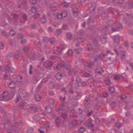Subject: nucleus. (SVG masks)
I'll return each instance as SVG.
<instances>
[{
  "label": "nucleus",
  "mask_w": 133,
  "mask_h": 133,
  "mask_svg": "<svg viewBox=\"0 0 133 133\" xmlns=\"http://www.w3.org/2000/svg\"><path fill=\"white\" fill-rule=\"evenodd\" d=\"M55 38H52L50 39H49V41L50 43L52 44H53L55 42Z\"/></svg>",
  "instance_id": "41"
},
{
  "label": "nucleus",
  "mask_w": 133,
  "mask_h": 133,
  "mask_svg": "<svg viewBox=\"0 0 133 133\" xmlns=\"http://www.w3.org/2000/svg\"><path fill=\"white\" fill-rule=\"evenodd\" d=\"M62 116L64 119H66L67 118L68 115L67 113L64 112L62 114Z\"/></svg>",
  "instance_id": "37"
},
{
  "label": "nucleus",
  "mask_w": 133,
  "mask_h": 133,
  "mask_svg": "<svg viewBox=\"0 0 133 133\" xmlns=\"http://www.w3.org/2000/svg\"><path fill=\"white\" fill-rule=\"evenodd\" d=\"M100 57V59H103L105 55L103 53H101L99 55H98Z\"/></svg>",
  "instance_id": "63"
},
{
  "label": "nucleus",
  "mask_w": 133,
  "mask_h": 133,
  "mask_svg": "<svg viewBox=\"0 0 133 133\" xmlns=\"http://www.w3.org/2000/svg\"><path fill=\"white\" fill-rule=\"evenodd\" d=\"M84 111L85 112L87 113L89 116H90L92 114V111H91L90 112H89V110H85Z\"/></svg>",
  "instance_id": "53"
},
{
  "label": "nucleus",
  "mask_w": 133,
  "mask_h": 133,
  "mask_svg": "<svg viewBox=\"0 0 133 133\" xmlns=\"http://www.w3.org/2000/svg\"><path fill=\"white\" fill-rule=\"evenodd\" d=\"M18 124L17 123H15V124L14 126H13L12 125L11 126V128H9L8 129L10 130H13L14 129V128H17L18 127Z\"/></svg>",
  "instance_id": "20"
},
{
  "label": "nucleus",
  "mask_w": 133,
  "mask_h": 133,
  "mask_svg": "<svg viewBox=\"0 0 133 133\" xmlns=\"http://www.w3.org/2000/svg\"><path fill=\"white\" fill-rule=\"evenodd\" d=\"M55 77L57 80H59L62 78V75L61 73H58L56 74Z\"/></svg>",
  "instance_id": "12"
},
{
  "label": "nucleus",
  "mask_w": 133,
  "mask_h": 133,
  "mask_svg": "<svg viewBox=\"0 0 133 133\" xmlns=\"http://www.w3.org/2000/svg\"><path fill=\"white\" fill-rule=\"evenodd\" d=\"M19 96H17V102L19 100L20 98L22 97L24 98L25 97H27L28 96V94L25 92V91L22 89H20L18 92Z\"/></svg>",
  "instance_id": "2"
},
{
  "label": "nucleus",
  "mask_w": 133,
  "mask_h": 133,
  "mask_svg": "<svg viewBox=\"0 0 133 133\" xmlns=\"http://www.w3.org/2000/svg\"><path fill=\"white\" fill-rule=\"evenodd\" d=\"M33 82L35 83H37L40 79L38 77L34 76L33 78Z\"/></svg>",
  "instance_id": "19"
},
{
  "label": "nucleus",
  "mask_w": 133,
  "mask_h": 133,
  "mask_svg": "<svg viewBox=\"0 0 133 133\" xmlns=\"http://www.w3.org/2000/svg\"><path fill=\"white\" fill-rule=\"evenodd\" d=\"M10 82L9 84H8V86L11 88H14L15 86V83L11 80H10Z\"/></svg>",
  "instance_id": "13"
},
{
  "label": "nucleus",
  "mask_w": 133,
  "mask_h": 133,
  "mask_svg": "<svg viewBox=\"0 0 133 133\" xmlns=\"http://www.w3.org/2000/svg\"><path fill=\"white\" fill-rule=\"evenodd\" d=\"M113 39L115 42L117 41H119L120 38V36L118 35L114 36L112 37Z\"/></svg>",
  "instance_id": "15"
},
{
  "label": "nucleus",
  "mask_w": 133,
  "mask_h": 133,
  "mask_svg": "<svg viewBox=\"0 0 133 133\" xmlns=\"http://www.w3.org/2000/svg\"><path fill=\"white\" fill-rule=\"evenodd\" d=\"M69 22L70 24H74L75 23L74 19L72 18H70Z\"/></svg>",
  "instance_id": "40"
},
{
  "label": "nucleus",
  "mask_w": 133,
  "mask_h": 133,
  "mask_svg": "<svg viewBox=\"0 0 133 133\" xmlns=\"http://www.w3.org/2000/svg\"><path fill=\"white\" fill-rule=\"evenodd\" d=\"M126 56L125 52L124 51H122L120 56L121 60L123 61H124L125 59Z\"/></svg>",
  "instance_id": "9"
},
{
  "label": "nucleus",
  "mask_w": 133,
  "mask_h": 133,
  "mask_svg": "<svg viewBox=\"0 0 133 133\" xmlns=\"http://www.w3.org/2000/svg\"><path fill=\"white\" fill-rule=\"evenodd\" d=\"M114 77L116 80H119L120 78V77L118 75H115Z\"/></svg>",
  "instance_id": "64"
},
{
  "label": "nucleus",
  "mask_w": 133,
  "mask_h": 133,
  "mask_svg": "<svg viewBox=\"0 0 133 133\" xmlns=\"http://www.w3.org/2000/svg\"><path fill=\"white\" fill-rule=\"evenodd\" d=\"M49 95L51 96H54L55 95V93L53 91L51 90L49 91Z\"/></svg>",
  "instance_id": "61"
},
{
  "label": "nucleus",
  "mask_w": 133,
  "mask_h": 133,
  "mask_svg": "<svg viewBox=\"0 0 133 133\" xmlns=\"http://www.w3.org/2000/svg\"><path fill=\"white\" fill-rule=\"evenodd\" d=\"M122 28V25L119 23L117 24L115 28L112 27L111 28V30L112 32H115L118 31L120 29Z\"/></svg>",
  "instance_id": "5"
},
{
  "label": "nucleus",
  "mask_w": 133,
  "mask_h": 133,
  "mask_svg": "<svg viewBox=\"0 0 133 133\" xmlns=\"http://www.w3.org/2000/svg\"><path fill=\"white\" fill-rule=\"evenodd\" d=\"M92 121L91 120L89 119L85 122V124L87 125L88 126L89 128H92L94 126V124L92 123Z\"/></svg>",
  "instance_id": "7"
},
{
  "label": "nucleus",
  "mask_w": 133,
  "mask_h": 133,
  "mask_svg": "<svg viewBox=\"0 0 133 133\" xmlns=\"http://www.w3.org/2000/svg\"><path fill=\"white\" fill-rule=\"evenodd\" d=\"M31 11L34 13H36L37 11V7H32L31 8Z\"/></svg>",
  "instance_id": "31"
},
{
  "label": "nucleus",
  "mask_w": 133,
  "mask_h": 133,
  "mask_svg": "<svg viewBox=\"0 0 133 133\" xmlns=\"http://www.w3.org/2000/svg\"><path fill=\"white\" fill-rule=\"evenodd\" d=\"M101 15L102 17L104 18L107 17V14L104 11H103L101 13Z\"/></svg>",
  "instance_id": "35"
},
{
  "label": "nucleus",
  "mask_w": 133,
  "mask_h": 133,
  "mask_svg": "<svg viewBox=\"0 0 133 133\" xmlns=\"http://www.w3.org/2000/svg\"><path fill=\"white\" fill-rule=\"evenodd\" d=\"M43 83H40L38 85L37 87L36 92H38L40 90V89L41 87H42L43 86Z\"/></svg>",
  "instance_id": "16"
},
{
  "label": "nucleus",
  "mask_w": 133,
  "mask_h": 133,
  "mask_svg": "<svg viewBox=\"0 0 133 133\" xmlns=\"http://www.w3.org/2000/svg\"><path fill=\"white\" fill-rule=\"evenodd\" d=\"M66 36L68 39L70 40L72 38V34L70 33H67Z\"/></svg>",
  "instance_id": "36"
},
{
  "label": "nucleus",
  "mask_w": 133,
  "mask_h": 133,
  "mask_svg": "<svg viewBox=\"0 0 133 133\" xmlns=\"http://www.w3.org/2000/svg\"><path fill=\"white\" fill-rule=\"evenodd\" d=\"M15 79L18 82H21L22 80V77L21 76H18Z\"/></svg>",
  "instance_id": "17"
},
{
  "label": "nucleus",
  "mask_w": 133,
  "mask_h": 133,
  "mask_svg": "<svg viewBox=\"0 0 133 133\" xmlns=\"http://www.w3.org/2000/svg\"><path fill=\"white\" fill-rule=\"evenodd\" d=\"M82 50V49L81 48L75 49V52L77 54H79Z\"/></svg>",
  "instance_id": "44"
},
{
  "label": "nucleus",
  "mask_w": 133,
  "mask_h": 133,
  "mask_svg": "<svg viewBox=\"0 0 133 133\" xmlns=\"http://www.w3.org/2000/svg\"><path fill=\"white\" fill-rule=\"evenodd\" d=\"M47 65L49 68H51L52 67V63L51 61L47 63Z\"/></svg>",
  "instance_id": "56"
},
{
  "label": "nucleus",
  "mask_w": 133,
  "mask_h": 133,
  "mask_svg": "<svg viewBox=\"0 0 133 133\" xmlns=\"http://www.w3.org/2000/svg\"><path fill=\"white\" fill-rule=\"evenodd\" d=\"M107 37L106 35H101L100 36V39L102 43H104L107 42Z\"/></svg>",
  "instance_id": "6"
},
{
  "label": "nucleus",
  "mask_w": 133,
  "mask_h": 133,
  "mask_svg": "<svg viewBox=\"0 0 133 133\" xmlns=\"http://www.w3.org/2000/svg\"><path fill=\"white\" fill-rule=\"evenodd\" d=\"M5 127L4 123H0V129H3Z\"/></svg>",
  "instance_id": "49"
},
{
  "label": "nucleus",
  "mask_w": 133,
  "mask_h": 133,
  "mask_svg": "<svg viewBox=\"0 0 133 133\" xmlns=\"http://www.w3.org/2000/svg\"><path fill=\"white\" fill-rule=\"evenodd\" d=\"M84 40V38L81 37H79L78 38L77 40V41H78V42L79 43L83 42Z\"/></svg>",
  "instance_id": "43"
},
{
  "label": "nucleus",
  "mask_w": 133,
  "mask_h": 133,
  "mask_svg": "<svg viewBox=\"0 0 133 133\" xmlns=\"http://www.w3.org/2000/svg\"><path fill=\"white\" fill-rule=\"evenodd\" d=\"M5 69L6 71L12 73H14L16 72L14 68H11L8 65H6L5 66Z\"/></svg>",
  "instance_id": "4"
},
{
  "label": "nucleus",
  "mask_w": 133,
  "mask_h": 133,
  "mask_svg": "<svg viewBox=\"0 0 133 133\" xmlns=\"http://www.w3.org/2000/svg\"><path fill=\"white\" fill-rule=\"evenodd\" d=\"M67 16V12L65 11H63L60 14H58L57 15V18L59 19L65 18Z\"/></svg>",
  "instance_id": "3"
},
{
  "label": "nucleus",
  "mask_w": 133,
  "mask_h": 133,
  "mask_svg": "<svg viewBox=\"0 0 133 133\" xmlns=\"http://www.w3.org/2000/svg\"><path fill=\"white\" fill-rule=\"evenodd\" d=\"M62 33L61 30L60 29H57L56 30L55 34L57 35H60Z\"/></svg>",
  "instance_id": "22"
},
{
  "label": "nucleus",
  "mask_w": 133,
  "mask_h": 133,
  "mask_svg": "<svg viewBox=\"0 0 133 133\" xmlns=\"http://www.w3.org/2000/svg\"><path fill=\"white\" fill-rule=\"evenodd\" d=\"M56 124L58 127L59 126L60 123L61 121V119L59 117H57L55 119Z\"/></svg>",
  "instance_id": "10"
},
{
  "label": "nucleus",
  "mask_w": 133,
  "mask_h": 133,
  "mask_svg": "<svg viewBox=\"0 0 133 133\" xmlns=\"http://www.w3.org/2000/svg\"><path fill=\"white\" fill-rule=\"evenodd\" d=\"M9 94L8 91L6 90L4 91L2 94V95L0 96V100L5 101H8L11 99L13 96L10 98L8 97V96Z\"/></svg>",
  "instance_id": "1"
},
{
  "label": "nucleus",
  "mask_w": 133,
  "mask_h": 133,
  "mask_svg": "<svg viewBox=\"0 0 133 133\" xmlns=\"http://www.w3.org/2000/svg\"><path fill=\"white\" fill-rule=\"evenodd\" d=\"M67 53L69 55H71L72 53V50L69 49L67 52Z\"/></svg>",
  "instance_id": "62"
},
{
  "label": "nucleus",
  "mask_w": 133,
  "mask_h": 133,
  "mask_svg": "<svg viewBox=\"0 0 133 133\" xmlns=\"http://www.w3.org/2000/svg\"><path fill=\"white\" fill-rule=\"evenodd\" d=\"M26 42V40L25 39L23 38L21 39V43L22 44H24Z\"/></svg>",
  "instance_id": "57"
},
{
  "label": "nucleus",
  "mask_w": 133,
  "mask_h": 133,
  "mask_svg": "<svg viewBox=\"0 0 133 133\" xmlns=\"http://www.w3.org/2000/svg\"><path fill=\"white\" fill-rule=\"evenodd\" d=\"M110 91L111 92H113L115 91V89L113 87H111L109 88Z\"/></svg>",
  "instance_id": "54"
},
{
  "label": "nucleus",
  "mask_w": 133,
  "mask_h": 133,
  "mask_svg": "<svg viewBox=\"0 0 133 133\" xmlns=\"http://www.w3.org/2000/svg\"><path fill=\"white\" fill-rule=\"evenodd\" d=\"M35 99L37 101H39L41 99V97L38 95H36L35 97Z\"/></svg>",
  "instance_id": "32"
},
{
  "label": "nucleus",
  "mask_w": 133,
  "mask_h": 133,
  "mask_svg": "<svg viewBox=\"0 0 133 133\" xmlns=\"http://www.w3.org/2000/svg\"><path fill=\"white\" fill-rule=\"evenodd\" d=\"M68 27V25L67 24H64L62 26V28L64 30H65L67 29Z\"/></svg>",
  "instance_id": "47"
},
{
  "label": "nucleus",
  "mask_w": 133,
  "mask_h": 133,
  "mask_svg": "<svg viewBox=\"0 0 133 133\" xmlns=\"http://www.w3.org/2000/svg\"><path fill=\"white\" fill-rule=\"evenodd\" d=\"M124 17L123 18V20L124 21H126L128 19L130 18V15L128 14H127L125 13L124 14Z\"/></svg>",
  "instance_id": "25"
},
{
  "label": "nucleus",
  "mask_w": 133,
  "mask_h": 133,
  "mask_svg": "<svg viewBox=\"0 0 133 133\" xmlns=\"http://www.w3.org/2000/svg\"><path fill=\"white\" fill-rule=\"evenodd\" d=\"M97 72L99 74H101L104 72L103 69L102 68H98L96 70Z\"/></svg>",
  "instance_id": "14"
},
{
  "label": "nucleus",
  "mask_w": 133,
  "mask_h": 133,
  "mask_svg": "<svg viewBox=\"0 0 133 133\" xmlns=\"http://www.w3.org/2000/svg\"><path fill=\"white\" fill-rule=\"evenodd\" d=\"M72 124L74 126H76L78 125L77 121L76 120H73L72 121Z\"/></svg>",
  "instance_id": "45"
},
{
  "label": "nucleus",
  "mask_w": 133,
  "mask_h": 133,
  "mask_svg": "<svg viewBox=\"0 0 133 133\" xmlns=\"http://www.w3.org/2000/svg\"><path fill=\"white\" fill-rule=\"evenodd\" d=\"M48 31L50 33H51L53 32V29L51 27H49L48 29Z\"/></svg>",
  "instance_id": "59"
},
{
  "label": "nucleus",
  "mask_w": 133,
  "mask_h": 133,
  "mask_svg": "<svg viewBox=\"0 0 133 133\" xmlns=\"http://www.w3.org/2000/svg\"><path fill=\"white\" fill-rule=\"evenodd\" d=\"M86 48L87 50L89 51L91 50L93 48L92 45L90 44H87Z\"/></svg>",
  "instance_id": "23"
},
{
  "label": "nucleus",
  "mask_w": 133,
  "mask_h": 133,
  "mask_svg": "<svg viewBox=\"0 0 133 133\" xmlns=\"http://www.w3.org/2000/svg\"><path fill=\"white\" fill-rule=\"evenodd\" d=\"M116 126L118 128H120L122 126V124L121 123L119 122H117L115 124Z\"/></svg>",
  "instance_id": "52"
},
{
  "label": "nucleus",
  "mask_w": 133,
  "mask_h": 133,
  "mask_svg": "<svg viewBox=\"0 0 133 133\" xmlns=\"http://www.w3.org/2000/svg\"><path fill=\"white\" fill-rule=\"evenodd\" d=\"M33 119L36 121L39 120L40 119V117L38 116L35 115L33 117Z\"/></svg>",
  "instance_id": "38"
},
{
  "label": "nucleus",
  "mask_w": 133,
  "mask_h": 133,
  "mask_svg": "<svg viewBox=\"0 0 133 133\" xmlns=\"http://www.w3.org/2000/svg\"><path fill=\"white\" fill-rule=\"evenodd\" d=\"M23 19L25 21H27L28 20V18L27 15L25 14H24L23 15Z\"/></svg>",
  "instance_id": "55"
},
{
  "label": "nucleus",
  "mask_w": 133,
  "mask_h": 133,
  "mask_svg": "<svg viewBox=\"0 0 133 133\" xmlns=\"http://www.w3.org/2000/svg\"><path fill=\"white\" fill-rule=\"evenodd\" d=\"M33 69V67L32 65H30V68L29 69V73L30 74H32V70Z\"/></svg>",
  "instance_id": "58"
},
{
  "label": "nucleus",
  "mask_w": 133,
  "mask_h": 133,
  "mask_svg": "<svg viewBox=\"0 0 133 133\" xmlns=\"http://www.w3.org/2000/svg\"><path fill=\"white\" fill-rule=\"evenodd\" d=\"M48 103L50 104H54L55 102V100L53 99L49 98L47 100Z\"/></svg>",
  "instance_id": "11"
},
{
  "label": "nucleus",
  "mask_w": 133,
  "mask_h": 133,
  "mask_svg": "<svg viewBox=\"0 0 133 133\" xmlns=\"http://www.w3.org/2000/svg\"><path fill=\"white\" fill-rule=\"evenodd\" d=\"M60 64L61 65V66L62 67L67 69L66 67V65L64 62V61H62Z\"/></svg>",
  "instance_id": "34"
},
{
  "label": "nucleus",
  "mask_w": 133,
  "mask_h": 133,
  "mask_svg": "<svg viewBox=\"0 0 133 133\" xmlns=\"http://www.w3.org/2000/svg\"><path fill=\"white\" fill-rule=\"evenodd\" d=\"M51 10L53 11H55L57 9V7L55 5H52L51 6Z\"/></svg>",
  "instance_id": "46"
},
{
  "label": "nucleus",
  "mask_w": 133,
  "mask_h": 133,
  "mask_svg": "<svg viewBox=\"0 0 133 133\" xmlns=\"http://www.w3.org/2000/svg\"><path fill=\"white\" fill-rule=\"evenodd\" d=\"M94 21L92 16L90 17L88 19V24H90L91 23H94Z\"/></svg>",
  "instance_id": "26"
},
{
  "label": "nucleus",
  "mask_w": 133,
  "mask_h": 133,
  "mask_svg": "<svg viewBox=\"0 0 133 133\" xmlns=\"http://www.w3.org/2000/svg\"><path fill=\"white\" fill-rule=\"evenodd\" d=\"M40 21L43 24L45 23L46 22V19L45 15L40 18Z\"/></svg>",
  "instance_id": "21"
},
{
  "label": "nucleus",
  "mask_w": 133,
  "mask_h": 133,
  "mask_svg": "<svg viewBox=\"0 0 133 133\" xmlns=\"http://www.w3.org/2000/svg\"><path fill=\"white\" fill-rule=\"evenodd\" d=\"M14 18L15 20H16L18 18L19 15L16 14H14L12 15Z\"/></svg>",
  "instance_id": "42"
},
{
  "label": "nucleus",
  "mask_w": 133,
  "mask_h": 133,
  "mask_svg": "<svg viewBox=\"0 0 133 133\" xmlns=\"http://www.w3.org/2000/svg\"><path fill=\"white\" fill-rule=\"evenodd\" d=\"M3 78L4 80H6H6H8V79L9 81L11 80V79L8 76V75L6 73H5L3 76Z\"/></svg>",
  "instance_id": "18"
},
{
  "label": "nucleus",
  "mask_w": 133,
  "mask_h": 133,
  "mask_svg": "<svg viewBox=\"0 0 133 133\" xmlns=\"http://www.w3.org/2000/svg\"><path fill=\"white\" fill-rule=\"evenodd\" d=\"M85 130V129L84 127H81L79 130L80 132L83 133Z\"/></svg>",
  "instance_id": "48"
},
{
  "label": "nucleus",
  "mask_w": 133,
  "mask_h": 133,
  "mask_svg": "<svg viewBox=\"0 0 133 133\" xmlns=\"http://www.w3.org/2000/svg\"><path fill=\"white\" fill-rule=\"evenodd\" d=\"M31 111L33 112H35L37 110V108L35 106H32L30 107Z\"/></svg>",
  "instance_id": "27"
},
{
  "label": "nucleus",
  "mask_w": 133,
  "mask_h": 133,
  "mask_svg": "<svg viewBox=\"0 0 133 133\" xmlns=\"http://www.w3.org/2000/svg\"><path fill=\"white\" fill-rule=\"evenodd\" d=\"M45 110L48 113H50L52 111V109L49 107H46L45 108Z\"/></svg>",
  "instance_id": "30"
},
{
  "label": "nucleus",
  "mask_w": 133,
  "mask_h": 133,
  "mask_svg": "<svg viewBox=\"0 0 133 133\" xmlns=\"http://www.w3.org/2000/svg\"><path fill=\"white\" fill-rule=\"evenodd\" d=\"M81 79L80 77L77 76L76 78V81L78 83H79L81 82Z\"/></svg>",
  "instance_id": "51"
},
{
  "label": "nucleus",
  "mask_w": 133,
  "mask_h": 133,
  "mask_svg": "<svg viewBox=\"0 0 133 133\" xmlns=\"http://www.w3.org/2000/svg\"><path fill=\"white\" fill-rule=\"evenodd\" d=\"M105 83L107 85H109L111 84V82L109 79H107L105 81Z\"/></svg>",
  "instance_id": "60"
},
{
  "label": "nucleus",
  "mask_w": 133,
  "mask_h": 133,
  "mask_svg": "<svg viewBox=\"0 0 133 133\" xmlns=\"http://www.w3.org/2000/svg\"><path fill=\"white\" fill-rule=\"evenodd\" d=\"M99 16L98 15V13L97 12H95L94 13L93 15L92 18H98L99 17Z\"/></svg>",
  "instance_id": "33"
},
{
  "label": "nucleus",
  "mask_w": 133,
  "mask_h": 133,
  "mask_svg": "<svg viewBox=\"0 0 133 133\" xmlns=\"http://www.w3.org/2000/svg\"><path fill=\"white\" fill-rule=\"evenodd\" d=\"M19 38H20L21 39L23 38L24 37L23 35L21 33H19L17 34Z\"/></svg>",
  "instance_id": "50"
},
{
  "label": "nucleus",
  "mask_w": 133,
  "mask_h": 133,
  "mask_svg": "<svg viewBox=\"0 0 133 133\" xmlns=\"http://www.w3.org/2000/svg\"><path fill=\"white\" fill-rule=\"evenodd\" d=\"M27 133H33V129L31 128H28L27 130Z\"/></svg>",
  "instance_id": "29"
},
{
  "label": "nucleus",
  "mask_w": 133,
  "mask_h": 133,
  "mask_svg": "<svg viewBox=\"0 0 133 133\" xmlns=\"http://www.w3.org/2000/svg\"><path fill=\"white\" fill-rule=\"evenodd\" d=\"M89 9L90 12H93L95 10V8L93 4L91 3L89 5Z\"/></svg>",
  "instance_id": "8"
},
{
  "label": "nucleus",
  "mask_w": 133,
  "mask_h": 133,
  "mask_svg": "<svg viewBox=\"0 0 133 133\" xmlns=\"http://www.w3.org/2000/svg\"><path fill=\"white\" fill-rule=\"evenodd\" d=\"M49 39L48 37L45 36L43 37V40L45 42H48L49 41Z\"/></svg>",
  "instance_id": "28"
},
{
  "label": "nucleus",
  "mask_w": 133,
  "mask_h": 133,
  "mask_svg": "<svg viewBox=\"0 0 133 133\" xmlns=\"http://www.w3.org/2000/svg\"><path fill=\"white\" fill-rule=\"evenodd\" d=\"M16 33L15 31L13 30H11L9 32V33L10 35L13 36H14Z\"/></svg>",
  "instance_id": "39"
},
{
  "label": "nucleus",
  "mask_w": 133,
  "mask_h": 133,
  "mask_svg": "<svg viewBox=\"0 0 133 133\" xmlns=\"http://www.w3.org/2000/svg\"><path fill=\"white\" fill-rule=\"evenodd\" d=\"M48 86L51 89H53L55 87V85L54 83L52 82H50Z\"/></svg>",
  "instance_id": "24"
}]
</instances>
